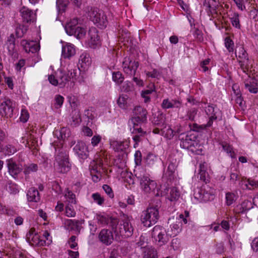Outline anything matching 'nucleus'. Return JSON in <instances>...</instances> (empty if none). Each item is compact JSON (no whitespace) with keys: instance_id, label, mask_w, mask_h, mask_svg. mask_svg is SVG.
<instances>
[{"instance_id":"nucleus-1","label":"nucleus","mask_w":258,"mask_h":258,"mask_svg":"<svg viewBox=\"0 0 258 258\" xmlns=\"http://www.w3.org/2000/svg\"><path fill=\"white\" fill-rule=\"evenodd\" d=\"M62 143H60L59 145H57V148L55 147V145L54 144V145L55 149L54 165L55 170L58 172L66 173L70 170L71 165L69 162L68 155L67 151L62 147H60Z\"/></svg>"},{"instance_id":"nucleus-2","label":"nucleus","mask_w":258,"mask_h":258,"mask_svg":"<svg viewBox=\"0 0 258 258\" xmlns=\"http://www.w3.org/2000/svg\"><path fill=\"white\" fill-rule=\"evenodd\" d=\"M161 206V202L157 200L156 204L143 211L141 216V221L145 227H149L155 224L159 219V209Z\"/></svg>"},{"instance_id":"nucleus-3","label":"nucleus","mask_w":258,"mask_h":258,"mask_svg":"<svg viewBox=\"0 0 258 258\" xmlns=\"http://www.w3.org/2000/svg\"><path fill=\"white\" fill-rule=\"evenodd\" d=\"M136 178L140 181L143 189L146 192L154 191L157 187V184L154 180L149 177V175L143 168H139L134 171Z\"/></svg>"},{"instance_id":"nucleus-4","label":"nucleus","mask_w":258,"mask_h":258,"mask_svg":"<svg viewBox=\"0 0 258 258\" xmlns=\"http://www.w3.org/2000/svg\"><path fill=\"white\" fill-rule=\"evenodd\" d=\"M80 23L81 20L78 18L70 20L65 26L66 33L69 35H74L78 39L84 38L87 31L85 28L77 26V25Z\"/></svg>"},{"instance_id":"nucleus-5","label":"nucleus","mask_w":258,"mask_h":258,"mask_svg":"<svg viewBox=\"0 0 258 258\" xmlns=\"http://www.w3.org/2000/svg\"><path fill=\"white\" fill-rule=\"evenodd\" d=\"M151 235L155 243L159 246L166 244L171 237L168 234V231L160 225H156L154 227Z\"/></svg>"},{"instance_id":"nucleus-6","label":"nucleus","mask_w":258,"mask_h":258,"mask_svg":"<svg viewBox=\"0 0 258 258\" xmlns=\"http://www.w3.org/2000/svg\"><path fill=\"white\" fill-rule=\"evenodd\" d=\"M88 16L98 27L105 28L107 25L106 16L104 12L97 8H90L88 10Z\"/></svg>"},{"instance_id":"nucleus-7","label":"nucleus","mask_w":258,"mask_h":258,"mask_svg":"<svg viewBox=\"0 0 258 258\" xmlns=\"http://www.w3.org/2000/svg\"><path fill=\"white\" fill-rule=\"evenodd\" d=\"M116 236H121L123 238L131 237L134 231V228L128 220H125L118 225L116 224L115 227L112 228Z\"/></svg>"},{"instance_id":"nucleus-8","label":"nucleus","mask_w":258,"mask_h":258,"mask_svg":"<svg viewBox=\"0 0 258 258\" xmlns=\"http://www.w3.org/2000/svg\"><path fill=\"white\" fill-rule=\"evenodd\" d=\"M235 55L237 57L239 65L243 72L248 71L250 65V61L248 57V54L242 46L236 48Z\"/></svg>"},{"instance_id":"nucleus-9","label":"nucleus","mask_w":258,"mask_h":258,"mask_svg":"<svg viewBox=\"0 0 258 258\" xmlns=\"http://www.w3.org/2000/svg\"><path fill=\"white\" fill-rule=\"evenodd\" d=\"M15 102L9 98H5L0 104V114L3 117L11 118L13 115Z\"/></svg>"},{"instance_id":"nucleus-10","label":"nucleus","mask_w":258,"mask_h":258,"mask_svg":"<svg viewBox=\"0 0 258 258\" xmlns=\"http://www.w3.org/2000/svg\"><path fill=\"white\" fill-rule=\"evenodd\" d=\"M20 15L22 18V22L28 25L35 22L36 20V14L32 10L23 7L20 10Z\"/></svg>"},{"instance_id":"nucleus-11","label":"nucleus","mask_w":258,"mask_h":258,"mask_svg":"<svg viewBox=\"0 0 258 258\" xmlns=\"http://www.w3.org/2000/svg\"><path fill=\"white\" fill-rule=\"evenodd\" d=\"M168 223L170 224L167 231L170 237H174L181 231L182 223L180 219H175L172 217L168 219Z\"/></svg>"},{"instance_id":"nucleus-12","label":"nucleus","mask_w":258,"mask_h":258,"mask_svg":"<svg viewBox=\"0 0 258 258\" xmlns=\"http://www.w3.org/2000/svg\"><path fill=\"white\" fill-rule=\"evenodd\" d=\"M27 241L33 246H44L46 244V241L40 238V236L34 228H31L26 235Z\"/></svg>"},{"instance_id":"nucleus-13","label":"nucleus","mask_w":258,"mask_h":258,"mask_svg":"<svg viewBox=\"0 0 258 258\" xmlns=\"http://www.w3.org/2000/svg\"><path fill=\"white\" fill-rule=\"evenodd\" d=\"M179 140L181 148L188 149L195 154H198L196 147L199 146V145L195 141L192 140L190 136L186 135L185 138L179 137Z\"/></svg>"},{"instance_id":"nucleus-14","label":"nucleus","mask_w":258,"mask_h":258,"mask_svg":"<svg viewBox=\"0 0 258 258\" xmlns=\"http://www.w3.org/2000/svg\"><path fill=\"white\" fill-rule=\"evenodd\" d=\"M205 111L209 116V120L207 123V126H211L213 123V120L222 117L221 111L217 107H215L212 105H209L206 108Z\"/></svg>"},{"instance_id":"nucleus-15","label":"nucleus","mask_w":258,"mask_h":258,"mask_svg":"<svg viewBox=\"0 0 258 258\" xmlns=\"http://www.w3.org/2000/svg\"><path fill=\"white\" fill-rule=\"evenodd\" d=\"M6 164L9 174L15 178L23 170L22 166L12 158L7 160Z\"/></svg>"},{"instance_id":"nucleus-16","label":"nucleus","mask_w":258,"mask_h":258,"mask_svg":"<svg viewBox=\"0 0 258 258\" xmlns=\"http://www.w3.org/2000/svg\"><path fill=\"white\" fill-rule=\"evenodd\" d=\"M5 45L8 51V54L14 58H17L18 53L16 46L15 38L14 34H11L7 38Z\"/></svg>"},{"instance_id":"nucleus-17","label":"nucleus","mask_w":258,"mask_h":258,"mask_svg":"<svg viewBox=\"0 0 258 258\" xmlns=\"http://www.w3.org/2000/svg\"><path fill=\"white\" fill-rule=\"evenodd\" d=\"M122 65L125 74L134 76L139 67V63L138 61L130 60L129 58H125Z\"/></svg>"},{"instance_id":"nucleus-18","label":"nucleus","mask_w":258,"mask_h":258,"mask_svg":"<svg viewBox=\"0 0 258 258\" xmlns=\"http://www.w3.org/2000/svg\"><path fill=\"white\" fill-rule=\"evenodd\" d=\"M133 113L134 117L132 119L133 122L141 123L146 121L147 111L146 109L141 106H136L133 110Z\"/></svg>"},{"instance_id":"nucleus-19","label":"nucleus","mask_w":258,"mask_h":258,"mask_svg":"<svg viewBox=\"0 0 258 258\" xmlns=\"http://www.w3.org/2000/svg\"><path fill=\"white\" fill-rule=\"evenodd\" d=\"M75 153L77 154L79 158L85 159L89 156V151L85 143L83 141H78L76 145L73 148Z\"/></svg>"},{"instance_id":"nucleus-20","label":"nucleus","mask_w":258,"mask_h":258,"mask_svg":"<svg viewBox=\"0 0 258 258\" xmlns=\"http://www.w3.org/2000/svg\"><path fill=\"white\" fill-rule=\"evenodd\" d=\"M96 219L99 223L102 225H108L112 228L115 227L116 224L118 223L117 219L112 218L105 214L97 215Z\"/></svg>"},{"instance_id":"nucleus-21","label":"nucleus","mask_w":258,"mask_h":258,"mask_svg":"<svg viewBox=\"0 0 258 258\" xmlns=\"http://www.w3.org/2000/svg\"><path fill=\"white\" fill-rule=\"evenodd\" d=\"M244 87L251 93L255 94L258 92V80L253 77H248L244 82Z\"/></svg>"},{"instance_id":"nucleus-22","label":"nucleus","mask_w":258,"mask_h":258,"mask_svg":"<svg viewBox=\"0 0 258 258\" xmlns=\"http://www.w3.org/2000/svg\"><path fill=\"white\" fill-rule=\"evenodd\" d=\"M99 238L102 243L108 245L112 243L113 240V236L110 230L103 229L99 233Z\"/></svg>"},{"instance_id":"nucleus-23","label":"nucleus","mask_w":258,"mask_h":258,"mask_svg":"<svg viewBox=\"0 0 258 258\" xmlns=\"http://www.w3.org/2000/svg\"><path fill=\"white\" fill-rule=\"evenodd\" d=\"M58 78V86L60 88L64 87L70 81V73L67 71L59 70L56 73Z\"/></svg>"},{"instance_id":"nucleus-24","label":"nucleus","mask_w":258,"mask_h":258,"mask_svg":"<svg viewBox=\"0 0 258 258\" xmlns=\"http://www.w3.org/2000/svg\"><path fill=\"white\" fill-rule=\"evenodd\" d=\"M88 35L90 38V46L95 48L99 43V36L97 30L95 27H91L89 30Z\"/></svg>"},{"instance_id":"nucleus-25","label":"nucleus","mask_w":258,"mask_h":258,"mask_svg":"<svg viewBox=\"0 0 258 258\" xmlns=\"http://www.w3.org/2000/svg\"><path fill=\"white\" fill-rule=\"evenodd\" d=\"M219 2L217 0H205L203 6L205 10L211 14H216V10L219 7Z\"/></svg>"},{"instance_id":"nucleus-26","label":"nucleus","mask_w":258,"mask_h":258,"mask_svg":"<svg viewBox=\"0 0 258 258\" xmlns=\"http://www.w3.org/2000/svg\"><path fill=\"white\" fill-rule=\"evenodd\" d=\"M75 53V48L73 44L67 43L66 45L62 46V56L64 58H70L74 55Z\"/></svg>"},{"instance_id":"nucleus-27","label":"nucleus","mask_w":258,"mask_h":258,"mask_svg":"<svg viewBox=\"0 0 258 258\" xmlns=\"http://www.w3.org/2000/svg\"><path fill=\"white\" fill-rule=\"evenodd\" d=\"M54 136L60 141H64L66 139L69 138L71 135L69 128L65 127L61 128L60 130H56L53 133Z\"/></svg>"},{"instance_id":"nucleus-28","label":"nucleus","mask_w":258,"mask_h":258,"mask_svg":"<svg viewBox=\"0 0 258 258\" xmlns=\"http://www.w3.org/2000/svg\"><path fill=\"white\" fill-rule=\"evenodd\" d=\"M143 258H158L156 249L151 246H146L143 248Z\"/></svg>"},{"instance_id":"nucleus-29","label":"nucleus","mask_w":258,"mask_h":258,"mask_svg":"<svg viewBox=\"0 0 258 258\" xmlns=\"http://www.w3.org/2000/svg\"><path fill=\"white\" fill-rule=\"evenodd\" d=\"M29 202H37L40 199V195L38 190L35 187H31L27 194Z\"/></svg>"},{"instance_id":"nucleus-30","label":"nucleus","mask_w":258,"mask_h":258,"mask_svg":"<svg viewBox=\"0 0 258 258\" xmlns=\"http://www.w3.org/2000/svg\"><path fill=\"white\" fill-rule=\"evenodd\" d=\"M38 165L35 163L26 164L23 168V173L26 177H27L32 172H35L38 170Z\"/></svg>"},{"instance_id":"nucleus-31","label":"nucleus","mask_w":258,"mask_h":258,"mask_svg":"<svg viewBox=\"0 0 258 258\" xmlns=\"http://www.w3.org/2000/svg\"><path fill=\"white\" fill-rule=\"evenodd\" d=\"M29 25L27 24H18L16 28V35L17 38H22L27 32Z\"/></svg>"},{"instance_id":"nucleus-32","label":"nucleus","mask_w":258,"mask_h":258,"mask_svg":"<svg viewBox=\"0 0 258 258\" xmlns=\"http://www.w3.org/2000/svg\"><path fill=\"white\" fill-rule=\"evenodd\" d=\"M155 91L154 85H152L151 87L148 89L143 90L141 92V96L144 99L145 103L149 102L151 101L150 95Z\"/></svg>"},{"instance_id":"nucleus-33","label":"nucleus","mask_w":258,"mask_h":258,"mask_svg":"<svg viewBox=\"0 0 258 258\" xmlns=\"http://www.w3.org/2000/svg\"><path fill=\"white\" fill-rule=\"evenodd\" d=\"M179 197L180 192L176 187H173L170 189L168 199L170 201H176L179 199Z\"/></svg>"},{"instance_id":"nucleus-34","label":"nucleus","mask_w":258,"mask_h":258,"mask_svg":"<svg viewBox=\"0 0 258 258\" xmlns=\"http://www.w3.org/2000/svg\"><path fill=\"white\" fill-rule=\"evenodd\" d=\"M199 174L200 175V179L206 183L209 182V174L206 171V167L204 165L200 164Z\"/></svg>"},{"instance_id":"nucleus-35","label":"nucleus","mask_w":258,"mask_h":258,"mask_svg":"<svg viewBox=\"0 0 258 258\" xmlns=\"http://www.w3.org/2000/svg\"><path fill=\"white\" fill-rule=\"evenodd\" d=\"M152 122L155 125L161 127H164L165 119L162 114H158L157 116H154Z\"/></svg>"},{"instance_id":"nucleus-36","label":"nucleus","mask_w":258,"mask_h":258,"mask_svg":"<svg viewBox=\"0 0 258 258\" xmlns=\"http://www.w3.org/2000/svg\"><path fill=\"white\" fill-rule=\"evenodd\" d=\"M198 110L196 108H191L189 109L186 113V119L190 121H194L198 116Z\"/></svg>"},{"instance_id":"nucleus-37","label":"nucleus","mask_w":258,"mask_h":258,"mask_svg":"<svg viewBox=\"0 0 258 258\" xmlns=\"http://www.w3.org/2000/svg\"><path fill=\"white\" fill-rule=\"evenodd\" d=\"M176 166L175 163L171 162L168 166L165 175L168 177L170 180L174 178V173L176 169Z\"/></svg>"},{"instance_id":"nucleus-38","label":"nucleus","mask_w":258,"mask_h":258,"mask_svg":"<svg viewBox=\"0 0 258 258\" xmlns=\"http://www.w3.org/2000/svg\"><path fill=\"white\" fill-rule=\"evenodd\" d=\"M56 8L59 14H61L65 12L68 3L64 0H56Z\"/></svg>"},{"instance_id":"nucleus-39","label":"nucleus","mask_w":258,"mask_h":258,"mask_svg":"<svg viewBox=\"0 0 258 258\" xmlns=\"http://www.w3.org/2000/svg\"><path fill=\"white\" fill-rule=\"evenodd\" d=\"M65 197L67 199V201L68 202V204L75 205L76 204V195L73 193L71 190L69 189L67 190V193L65 195Z\"/></svg>"},{"instance_id":"nucleus-40","label":"nucleus","mask_w":258,"mask_h":258,"mask_svg":"<svg viewBox=\"0 0 258 258\" xmlns=\"http://www.w3.org/2000/svg\"><path fill=\"white\" fill-rule=\"evenodd\" d=\"M157 157L152 153H149L147 156L146 163L149 166L154 165L157 163Z\"/></svg>"},{"instance_id":"nucleus-41","label":"nucleus","mask_w":258,"mask_h":258,"mask_svg":"<svg viewBox=\"0 0 258 258\" xmlns=\"http://www.w3.org/2000/svg\"><path fill=\"white\" fill-rule=\"evenodd\" d=\"M239 15L237 13H234L231 15V17H230L231 22L233 26L235 27L236 28L240 29V24L239 22Z\"/></svg>"},{"instance_id":"nucleus-42","label":"nucleus","mask_w":258,"mask_h":258,"mask_svg":"<svg viewBox=\"0 0 258 258\" xmlns=\"http://www.w3.org/2000/svg\"><path fill=\"white\" fill-rule=\"evenodd\" d=\"M128 97L126 95L122 94L117 100L118 106L121 108H125L127 104V100Z\"/></svg>"},{"instance_id":"nucleus-43","label":"nucleus","mask_w":258,"mask_h":258,"mask_svg":"<svg viewBox=\"0 0 258 258\" xmlns=\"http://www.w3.org/2000/svg\"><path fill=\"white\" fill-rule=\"evenodd\" d=\"M253 205H254L253 202H251L248 200L244 201L241 205V212L244 213L249 210L253 208Z\"/></svg>"},{"instance_id":"nucleus-44","label":"nucleus","mask_w":258,"mask_h":258,"mask_svg":"<svg viewBox=\"0 0 258 258\" xmlns=\"http://www.w3.org/2000/svg\"><path fill=\"white\" fill-rule=\"evenodd\" d=\"M188 125L190 131L197 132H201L208 127L207 124L205 125H199L196 123L192 124L189 123Z\"/></svg>"},{"instance_id":"nucleus-45","label":"nucleus","mask_w":258,"mask_h":258,"mask_svg":"<svg viewBox=\"0 0 258 258\" xmlns=\"http://www.w3.org/2000/svg\"><path fill=\"white\" fill-rule=\"evenodd\" d=\"M80 224L79 220L70 219L67 221V225L71 230H78Z\"/></svg>"},{"instance_id":"nucleus-46","label":"nucleus","mask_w":258,"mask_h":258,"mask_svg":"<svg viewBox=\"0 0 258 258\" xmlns=\"http://www.w3.org/2000/svg\"><path fill=\"white\" fill-rule=\"evenodd\" d=\"M112 79L115 83L120 84L123 82L124 77L120 72H114L112 73Z\"/></svg>"},{"instance_id":"nucleus-47","label":"nucleus","mask_w":258,"mask_h":258,"mask_svg":"<svg viewBox=\"0 0 258 258\" xmlns=\"http://www.w3.org/2000/svg\"><path fill=\"white\" fill-rule=\"evenodd\" d=\"M236 200V196L234 193L228 192L226 194V203L230 206L234 203Z\"/></svg>"},{"instance_id":"nucleus-48","label":"nucleus","mask_w":258,"mask_h":258,"mask_svg":"<svg viewBox=\"0 0 258 258\" xmlns=\"http://www.w3.org/2000/svg\"><path fill=\"white\" fill-rule=\"evenodd\" d=\"M237 87H238V86L236 85H234L232 87V89L235 95L237 96L235 101L236 103L238 104L240 106H242L243 100L241 97L240 91L238 90L237 89H236V91L235 90L236 88Z\"/></svg>"},{"instance_id":"nucleus-49","label":"nucleus","mask_w":258,"mask_h":258,"mask_svg":"<svg viewBox=\"0 0 258 258\" xmlns=\"http://www.w3.org/2000/svg\"><path fill=\"white\" fill-rule=\"evenodd\" d=\"M223 149L226 151L227 153L230 154L231 158H234V153L233 151L232 147L226 142H222L221 144Z\"/></svg>"},{"instance_id":"nucleus-50","label":"nucleus","mask_w":258,"mask_h":258,"mask_svg":"<svg viewBox=\"0 0 258 258\" xmlns=\"http://www.w3.org/2000/svg\"><path fill=\"white\" fill-rule=\"evenodd\" d=\"M66 215L69 217H74L76 215V211L71 204H68L66 207Z\"/></svg>"},{"instance_id":"nucleus-51","label":"nucleus","mask_w":258,"mask_h":258,"mask_svg":"<svg viewBox=\"0 0 258 258\" xmlns=\"http://www.w3.org/2000/svg\"><path fill=\"white\" fill-rule=\"evenodd\" d=\"M69 101L72 108L75 111L79 105V100L75 96H73L69 97Z\"/></svg>"},{"instance_id":"nucleus-52","label":"nucleus","mask_w":258,"mask_h":258,"mask_svg":"<svg viewBox=\"0 0 258 258\" xmlns=\"http://www.w3.org/2000/svg\"><path fill=\"white\" fill-rule=\"evenodd\" d=\"M225 46L229 52H232L234 50V42L229 37L225 38Z\"/></svg>"},{"instance_id":"nucleus-53","label":"nucleus","mask_w":258,"mask_h":258,"mask_svg":"<svg viewBox=\"0 0 258 258\" xmlns=\"http://www.w3.org/2000/svg\"><path fill=\"white\" fill-rule=\"evenodd\" d=\"M94 201L99 205H102L104 202V198L98 192L92 195Z\"/></svg>"},{"instance_id":"nucleus-54","label":"nucleus","mask_w":258,"mask_h":258,"mask_svg":"<svg viewBox=\"0 0 258 258\" xmlns=\"http://www.w3.org/2000/svg\"><path fill=\"white\" fill-rule=\"evenodd\" d=\"M79 61L81 62L82 67L83 64L89 65L90 64V58L87 53H82L79 58Z\"/></svg>"},{"instance_id":"nucleus-55","label":"nucleus","mask_w":258,"mask_h":258,"mask_svg":"<svg viewBox=\"0 0 258 258\" xmlns=\"http://www.w3.org/2000/svg\"><path fill=\"white\" fill-rule=\"evenodd\" d=\"M134 126L131 129L132 134L140 133L141 135H145L146 132L144 131L141 127H139L137 122H133Z\"/></svg>"},{"instance_id":"nucleus-56","label":"nucleus","mask_w":258,"mask_h":258,"mask_svg":"<svg viewBox=\"0 0 258 258\" xmlns=\"http://www.w3.org/2000/svg\"><path fill=\"white\" fill-rule=\"evenodd\" d=\"M245 186L249 189H251L258 186V181L253 179H248L246 181Z\"/></svg>"},{"instance_id":"nucleus-57","label":"nucleus","mask_w":258,"mask_h":258,"mask_svg":"<svg viewBox=\"0 0 258 258\" xmlns=\"http://www.w3.org/2000/svg\"><path fill=\"white\" fill-rule=\"evenodd\" d=\"M172 103L169 98L164 99L163 100L161 104V107L164 109H168L172 108Z\"/></svg>"},{"instance_id":"nucleus-58","label":"nucleus","mask_w":258,"mask_h":258,"mask_svg":"<svg viewBox=\"0 0 258 258\" xmlns=\"http://www.w3.org/2000/svg\"><path fill=\"white\" fill-rule=\"evenodd\" d=\"M193 35L195 38L200 41L203 40V33L201 30L198 28H195L192 32Z\"/></svg>"},{"instance_id":"nucleus-59","label":"nucleus","mask_w":258,"mask_h":258,"mask_svg":"<svg viewBox=\"0 0 258 258\" xmlns=\"http://www.w3.org/2000/svg\"><path fill=\"white\" fill-rule=\"evenodd\" d=\"M121 89L125 92L132 91L133 90V85L131 82L126 81L122 85Z\"/></svg>"},{"instance_id":"nucleus-60","label":"nucleus","mask_w":258,"mask_h":258,"mask_svg":"<svg viewBox=\"0 0 258 258\" xmlns=\"http://www.w3.org/2000/svg\"><path fill=\"white\" fill-rule=\"evenodd\" d=\"M54 100L56 107L59 108L62 106L63 103L64 98L60 95H57L55 97Z\"/></svg>"},{"instance_id":"nucleus-61","label":"nucleus","mask_w":258,"mask_h":258,"mask_svg":"<svg viewBox=\"0 0 258 258\" xmlns=\"http://www.w3.org/2000/svg\"><path fill=\"white\" fill-rule=\"evenodd\" d=\"M67 72L70 73V79H76V77L78 76V74L80 73V70L78 67H76L75 69L69 70Z\"/></svg>"},{"instance_id":"nucleus-62","label":"nucleus","mask_w":258,"mask_h":258,"mask_svg":"<svg viewBox=\"0 0 258 258\" xmlns=\"http://www.w3.org/2000/svg\"><path fill=\"white\" fill-rule=\"evenodd\" d=\"M170 100L172 105V108L179 109L182 105L181 101L178 99H171Z\"/></svg>"},{"instance_id":"nucleus-63","label":"nucleus","mask_w":258,"mask_h":258,"mask_svg":"<svg viewBox=\"0 0 258 258\" xmlns=\"http://www.w3.org/2000/svg\"><path fill=\"white\" fill-rule=\"evenodd\" d=\"M146 74L147 77L153 78H158L160 76L159 72L156 69H154L152 72H147Z\"/></svg>"},{"instance_id":"nucleus-64","label":"nucleus","mask_w":258,"mask_h":258,"mask_svg":"<svg viewBox=\"0 0 258 258\" xmlns=\"http://www.w3.org/2000/svg\"><path fill=\"white\" fill-rule=\"evenodd\" d=\"M251 247L253 251L258 252V236L252 240Z\"/></svg>"}]
</instances>
